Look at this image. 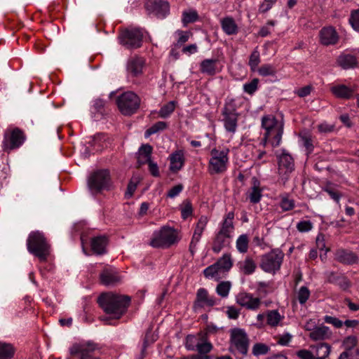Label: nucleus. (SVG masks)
<instances>
[{"label":"nucleus","mask_w":359,"mask_h":359,"mask_svg":"<svg viewBox=\"0 0 359 359\" xmlns=\"http://www.w3.org/2000/svg\"><path fill=\"white\" fill-rule=\"evenodd\" d=\"M183 185L181 184H177L172 187L167 194V196L173 198L178 196L183 190Z\"/></svg>","instance_id":"680f3d73"},{"label":"nucleus","mask_w":359,"mask_h":359,"mask_svg":"<svg viewBox=\"0 0 359 359\" xmlns=\"http://www.w3.org/2000/svg\"><path fill=\"white\" fill-rule=\"evenodd\" d=\"M200 339L194 335H188L186 338L185 347L188 351H196Z\"/></svg>","instance_id":"8fccbe9b"},{"label":"nucleus","mask_w":359,"mask_h":359,"mask_svg":"<svg viewBox=\"0 0 359 359\" xmlns=\"http://www.w3.org/2000/svg\"><path fill=\"white\" fill-rule=\"evenodd\" d=\"M15 350L11 344L0 341V359H12Z\"/></svg>","instance_id":"c9c22d12"},{"label":"nucleus","mask_w":359,"mask_h":359,"mask_svg":"<svg viewBox=\"0 0 359 359\" xmlns=\"http://www.w3.org/2000/svg\"><path fill=\"white\" fill-rule=\"evenodd\" d=\"M277 157L279 175H287L294 170V160L292 157L285 150H283L282 153L280 155H278Z\"/></svg>","instance_id":"6ab92c4d"},{"label":"nucleus","mask_w":359,"mask_h":359,"mask_svg":"<svg viewBox=\"0 0 359 359\" xmlns=\"http://www.w3.org/2000/svg\"><path fill=\"white\" fill-rule=\"evenodd\" d=\"M335 256L337 261L346 264H354L358 260L356 255L353 252L344 250H338Z\"/></svg>","instance_id":"473e14b6"},{"label":"nucleus","mask_w":359,"mask_h":359,"mask_svg":"<svg viewBox=\"0 0 359 359\" xmlns=\"http://www.w3.org/2000/svg\"><path fill=\"white\" fill-rule=\"evenodd\" d=\"M221 26L223 31L228 35L238 33V26L235 20L231 17H226L221 20Z\"/></svg>","instance_id":"72a5a7b5"},{"label":"nucleus","mask_w":359,"mask_h":359,"mask_svg":"<svg viewBox=\"0 0 359 359\" xmlns=\"http://www.w3.org/2000/svg\"><path fill=\"white\" fill-rule=\"evenodd\" d=\"M167 126L165 122L158 121L154 123L152 126H151L149 129H147L145 132V137H148L151 135L155 134L158 131L163 130Z\"/></svg>","instance_id":"de8ad7c7"},{"label":"nucleus","mask_w":359,"mask_h":359,"mask_svg":"<svg viewBox=\"0 0 359 359\" xmlns=\"http://www.w3.org/2000/svg\"><path fill=\"white\" fill-rule=\"evenodd\" d=\"M310 297V291L308 287L302 286L297 292V299L301 304L306 302Z\"/></svg>","instance_id":"864d4df0"},{"label":"nucleus","mask_w":359,"mask_h":359,"mask_svg":"<svg viewBox=\"0 0 359 359\" xmlns=\"http://www.w3.org/2000/svg\"><path fill=\"white\" fill-rule=\"evenodd\" d=\"M318 130L320 133H330L334 130V126L326 122H323L318 126Z\"/></svg>","instance_id":"69168bd1"},{"label":"nucleus","mask_w":359,"mask_h":359,"mask_svg":"<svg viewBox=\"0 0 359 359\" xmlns=\"http://www.w3.org/2000/svg\"><path fill=\"white\" fill-rule=\"evenodd\" d=\"M262 126L265 132L262 144L266 146L267 143L273 147L280 145L283 133V123L278 121L273 115L269 114L262 117Z\"/></svg>","instance_id":"f03ea898"},{"label":"nucleus","mask_w":359,"mask_h":359,"mask_svg":"<svg viewBox=\"0 0 359 359\" xmlns=\"http://www.w3.org/2000/svg\"><path fill=\"white\" fill-rule=\"evenodd\" d=\"M107 243L108 240L105 236L94 237L91 241V249L97 255L104 254L106 252Z\"/></svg>","instance_id":"c756f323"},{"label":"nucleus","mask_w":359,"mask_h":359,"mask_svg":"<svg viewBox=\"0 0 359 359\" xmlns=\"http://www.w3.org/2000/svg\"><path fill=\"white\" fill-rule=\"evenodd\" d=\"M357 344L358 338L356 337L348 336L344 339L342 346L345 351L350 352L356 346Z\"/></svg>","instance_id":"49530a36"},{"label":"nucleus","mask_w":359,"mask_h":359,"mask_svg":"<svg viewBox=\"0 0 359 359\" xmlns=\"http://www.w3.org/2000/svg\"><path fill=\"white\" fill-rule=\"evenodd\" d=\"M329 281L339 285L344 290H346L349 287V283L346 278L336 276L334 273H332L329 277Z\"/></svg>","instance_id":"c03bdc74"},{"label":"nucleus","mask_w":359,"mask_h":359,"mask_svg":"<svg viewBox=\"0 0 359 359\" xmlns=\"http://www.w3.org/2000/svg\"><path fill=\"white\" fill-rule=\"evenodd\" d=\"M330 90L338 98L349 99L353 96L355 88H350L344 84H337L332 86Z\"/></svg>","instance_id":"bb28decb"},{"label":"nucleus","mask_w":359,"mask_h":359,"mask_svg":"<svg viewBox=\"0 0 359 359\" xmlns=\"http://www.w3.org/2000/svg\"><path fill=\"white\" fill-rule=\"evenodd\" d=\"M313 227L310 221H301L297 224V229L300 232L309 231Z\"/></svg>","instance_id":"052dcab7"},{"label":"nucleus","mask_w":359,"mask_h":359,"mask_svg":"<svg viewBox=\"0 0 359 359\" xmlns=\"http://www.w3.org/2000/svg\"><path fill=\"white\" fill-rule=\"evenodd\" d=\"M330 346L327 344H321L318 346V351L322 352V355L315 359H325L330 353ZM314 359V358H313Z\"/></svg>","instance_id":"13d9d810"},{"label":"nucleus","mask_w":359,"mask_h":359,"mask_svg":"<svg viewBox=\"0 0 359 359\" xmlns=\"http://www.w3.org/2000/svg\"><path fill=\"white\" fill-rule=\"evenodd\" d=\"M240 311L235 306H228L226 309V315L229 318L236 320L238 318Z\"/></svg>","instance_id":"e2e57ef3"},{"label":"nucleus","mask_w":359,"mask_h":359,"mask_svg":"<svg viewBox=\"0 0 359 359\" xmlns=\"http://www.w3.org/2000/svg\"><path fill=\"white\" fill-rule=\"evenodd\" d=\"M212 349V345L210 341L205 339H200L196 351L200 354H207L210 353Z\"/></svg>","instance_id":"a18cd8bd"},{"label":"nucleus","mask_w":359,"mask_h":359,"mask_svg":"<svg viewBox=\"0 0 359 359\" xmlns=\"http://www.w3.org/2000/svg\"><path fill=\"white\" fill-rule=\"evenodd\" d=\"M276 25V21L274 20H269L267 22L266 25L265 26H263L261 27V29L259 31V35L262 37H265L270 34L271 30L269 27V26L273 27Z\"/></svg>","instance_id":"bf43d9fd"},{"label":"nucleus","mask_w":359,"mask_h":359,"mask_svg":"<svg viewBox=\"0 0 359 359\" xmlns=\"http://www.w3.org/2000/svg\"><path fill=\"white\" fill-rule=\"evenodd\" d=\"M236 302L241 306L250 311H257L261 305L262 300L255 297L252 293L241 292L236 297Z\"/></svg>","instance_id":"2eb2a0df"},{"label":"nucleus","mask_w":359,"mask_h":359,"mask_svg":"<svg viewBox=\"0 0 359 359\" xmlns=\"http://www.w3.org/2000/svg\"><path fill=\"white\" fill-rule=\"evenodd\" d=\"M231 287V284L229 281H222L217 285L216 292L219 296L223 298L226 297L229 294Z\"/></svg>","instance_id":"4c0bfd02"},{"label":"nucleus","mask_w":359,"mask_h":359,"mask_svg":"<svg viewBox=\"0 0 359 359\" xmlns=\"http://www.w3.org/2000/svg\"><path fill=\"white\" fill-rule=\"evenodd\" d=\"M229 351L245 355L248 351L249 339L245 330L235 327L230 330Z\"/></svg>","instance_id":"1a4fd4ad"},{"label":"nucleus","mask_w":359,"mask_h":359,"mask_svg":"<svg viewBox=\"0 0 359 359\" xmlns=\"http://www.w3.org/2000/svg\"><path fill=\"white\" fill-rule=\"evenodd\" d=\"M100 279L102 284L109 286L119 283L122 277L117 269L112 267L105 268L100 274Z\"/></svg>","instance_id":"f3484780"},{"label":"nucleus","mask_w":359,"mask_h":359,"mask_svg":"<svg viewBox=\"0 0 359 359\" xmlns=\"http://www.w3.org/2000/svg\"><path fill=\"white\" fill-rule=\"evenodd\" d=\"M311 89L312 87L311 86H306L296 90L294 91V93L297 94L300 97H304L311 93Z\"/></svg>","instance_id":"0e129e2a"},{"label":"nucleus","mask_w":359,"mask_h":359,"mask_svg":"<svg viewBox=\"0 0 359 359\" xmlns=\"http://www.w3.org/2000/svg\"><path fill=\"white\" fill-rule=\"evenodd\" d=\"M292 339V335L289 333H285L280 336L278 340V344L282 346H287Z\"/></svg>","instance_id":"338daca9"},{"label":"nucleus","mask_w":359,"mask_h":359,"mask_svg":"<svg viewBox=\"0 0 359 359\" xmlns=\"http://www.w3.org/2000/svg\"><path fill=\"white\" fill-rule=\"evenodd\" d=\"M349 22L353 29L359 32V9L351 11L349 18Z\"/></svg>","instance_id":"603ef678"},{"label":"nucleus","mask_w":359,"mask_h":359,"mask_svg":"<svg viewBox=\"0 0 359 359\" xmlns=\"http://www.w3.org/2000/svg\"><path fill=\"white\" fill-rule=\"evenodd\" d=\"M27 250L39 258L41 262L46 261L50 252V247L43 234L32 231L27 240Z\"/></svg>","instance_id":"7ed1b4c3"},{"label":"nucleus","mask_w":359,"mask_h":359,"mask_svg":"<svg viewBox=\"0 0 359 359\" xmlns=\"http://www.w3.org/2000/svg\"><path fill=\"white\" fill-rule=\"evenodd\" d=\"M233 219V212H228L224 217V219L221 224V226L218 233L232 237V234L234 231Z\"/></svg>","instance_id":"c85d7f7f"},{"label":"nucleus","mask_w":359,"mask_h":359,"mask_svg":"<svg viewBox=\"0 0 359 359\" xmlns=\"http://www.w3.org/2000/svg\"><path fill=\"white\" fill-rule=\"evenodd\" d=\"M323 319L326 323L331 324L337 328H340L343 325V322L334 316H325Z\"/></svg>","instance_id":"6e6d98bb"},{"label":"nucleus","mask_w":359,"mask_h":359,"mask_svg":"<svg viewBox=\"0 0 359 359\" xmlns=\"http://www.w3.org/2000/svg\"><path fill=\"white\" fill-rule=\"evenodd\" d=\"M218 60L205 59L200 64V71L202 74L213 76L222 71V67L218 66Z\"/></svg>","instance_id":"4be33fe9"},{"label":"nucleus","mask_w":359,"mask_h":359,"mask_svg":"<svg viewBox=\"0 0 359 359\" xmlns=\"http://www.w3.org/2000/svg\"><path fill=\"white\" fill-rule=\"evenodd\" d=\"M270 348L268 345L263 343H256L252 348V354L255 356L265 355L269 353Z\"/></svg>","instance_id":"37998d69"},{"label":"nucleus","mask_w":359,"mask_h":359,"mask_svg":"<svg viewBox=\"0 0 359 359\" xmlns=\"http://www.w3.org/2000/svg\"><path fill=\"white\" fill-rule=\"evenodd\" d=\"M216 304L215 297L210 296L207 290L199 288L197 290L196 299L194 304V309L198 311L205 306H212Z\"/></svg>","instance_id":"a211bd4d"},{"label":"nucleus","mask_w":359,"mask_h":359,"mask_svg":"<svg viewBox=\"0 0 359 359\" xmlns=\"http://www.w3.org/2000/svg\"><path fill=\"white\" fill-rule=\"evenodd\" d=\"M280 207L284 211L290 210L294 207V202L292 199L283 197L280 202Z\"/></svg>","instance_id":"4d7b16f0"},{"label":"nucleus","mask_w":359,"mask_h":359,"mask_svg":"<svg viewBox=\"0 0 359 359\" xmlns=\"http://www.w3.org/2000/svg\"><path fill=\"white\" fill-rule=\"evenodd\" d=\"M285 254L280 249H273L262 255L260 268L264 272L274 275L280 269Z\"/></svg>","instance_id":"423d86ee"},{"label":"nucleus","mask_w":359,"mask_h":359,"mask_svg":"<svg viewBox=\"0 0 359 359\" xmlns=\"http://www.w3.org/2000/svg\"><path fill=\"white\" fill-rule=\"evenodd\" d=\"M320 42L324 46H332L337 43L339 35L332 27H323L319 33Z\"/></svg>","instance_id":"aec40b11"},{"label":"nucleus","mask_w":359,"mask_h":359,"mask_svg":"<svg viewBox=\"0 0 359 359\" xmlns=\"http://www.w3.org/2000/svg\"><path fill=\"white\" fill-rule=\"evenodd\" d=\"M231 238L229 236L217 233L212 243V251L219 253L224 248L229 245Z\"/></svg>","instance_id":"7c9ffc66"},{"label":"nucleus","mask_w":359,"mask_h":359,"mask_svg":"<svg viewBox=\"0 0 359 359\" xmlns=\"http://www.w3.org/2000/svg\"><path fill=\"white\" fill-rule=\"evenodd\" d=\"M99 350L97 344L86 341L73 344L69 348V353L72 355H77L79 359H100L95 355V352Z\"/></svg>","instance_id":"f8f14e48"},{"label":"nucleus","mask_w":359,"mask_h":359,"mask_svg":"<svg viewBox=\"0 0 359 359\" xmlns=\"http://www.w3.org/2000/svg\"><path fill=\"white\" fill-rule=\"evenodd\" d=\"M236 247L240 253H245L249 248V238L246 234H242L238 236L236 242Z\"/></svg>","instance_id":"e433bc0d"},{"label":"nucleus","mask_w":359,"mask_h":359,"mask_svg":"<svg viewBox=\"0 0 359 359\" xmlns=\"http://www.w3.org/2000/svg\"><path fill=\"white\" fill-rule=\"evenodd\" d=\"M332 336V332L330 327L325 325L317 326L312 332L309 333L310 339L315 341L329 339Z\"/></svg>","instance_id":"a878e982"},{"label":"nucleus","mask_w":359,"mask_h":359,"mask_svg":"<svg viewBox=\"0 0 359 359\" xmlns=\"http://www.w3.org/2000/svg\"><path fill=\"white\" fill-rule=\"evenodd\" d=\"M266 323L271 327L278 326L284 319V316L280 314L278 310H270L266 313Z\"/></svg>","instance_id":"f704fd0d"},{"label":"nucleus","mask_w":359,"mask_h":359,"mask_svg":"<svg viewBox=\"0 0 359 359\" xmlns=\"http://www.w3.org/2000/svg\"><path fill=\"white\" fill-rule=\"evenodd\" d=\"M170 170L173 172L180 170L184 164V154L183 151L178 150L171 154L169 156Z\"/></svg>","instance_id":"b1692460"},{"label":"nucleus","mask_w":359,"mask_h":359,"mask_svg":"<svg viewBox=\"0 0 359 359\" xmlns=\"http://www.w3.org/2000/svg\"><path fill=\"white\" fill-rule=\"evenodd\" d=\"M259 79H253L250 82L245 83L243 85V90L249 94L252 95L258 88Z\"/></svg>","instance_id":"3c124183"},{"label":"nucleus","mask_w":359,"mask_h":359,"mask_svg":"<svg viewBox=\"0 0 359 359\" xmlns=\"http://www.w3.org/2000/svg\"><path fill=\"white\" fill-rule=\"evenodd\" d=\"M337 64L344 69H352L358 67L359 63L357 55L343 53L341 54L337 60Z\"/></svg>","instance_id":"393cba45"},{"label":"nucleus","mask_w":359,"mask_h":359,"mask_svg":"<svg viewBox=\"0 0 359 359\" xmlns=\"http://www.w3.org/2000/svg\"><path fill=\"white\" fill-rule=\"evenodd\" d=\"M260 62V55L257 48H255L251 53L249 59V66L251 71L255 72L258 68V65Z\"/></svg>","instance_id":"a19ab883"},{"label":"nucleus","mask_w":359,"mask_h":359,"mask_svg":"<svg viewBox=\"0 0 359 359\" xmlns=\"http://www.w3.org/2000/svg\"><path fill=\"white\" fill-rule=\"evenodd\" d=\"M152 147L149 144H143L137 152V163L139 165L148 163L151 161Z\"/></svg>","instance_id":"2f4dec72"},{"label":"nucleus","mask_w":359,"mask_h":359,"mask_svg":"<svg viewBox=\"0 0 359 359\" xmlns=\"http://www.w3.org/2000/svg\"><path fill=\"white\" fill-rule=\"evenodd\" d=\"M297 356L301 359H313V353L309 350H300L297 353Z\"/></svg>","instance_id":"774afa93"},{"label":"nucleus","mask_w":359,"mask_h":359,"mask_svg":"<svg viewBox=\"0 0 359 359\" xmlns=\"http://www.w3.org/2000/svg\"><path fill=\"white\" fill-rule=\"evenodd\" d=\"M144 65V60L138 56H134L128 59L127 62V72L133 76H137L142 73Z\"/></svg>","instance_id":"5701e85b"},{"label":"nucleus","mask_w":359,"mask_h":359,"mask_svg":"<svg viewBox=\"0 0 359 359\" xmlns=\"http://www.w3.org/2000/svg\"><path fill=\"white\" fill-rule=\"evenodd\" d=\"M248 197L252 203H257L259 202L262 198V190L259 188V186L255 184L252 187Z\"/></svg>","instance_id":"09e8293b"},{"label":"nucleus","mask_w":359,"mask_h":359,"mask_svg":"<svg viewBox=\"0 0 359 359\" xmlns=\"http://www.w3.org/2000/svg\"><path fill=\"white\" fill-rule=\"evenodd\" d=\"M175 102L170 101L163 105L158 111V116L161 118H165L168 117L175 110Z\"/></svg>","instance_id":"ea45409f"},{"label":"nucleus","mask_w":359,"mask_h":359,"mask_svg":"<svg viewBox=\"0 0 359 359\" xmlns=\"http://www.w3.org/2000/svg\"><path fill=\"white\" fill-rule=\"evenodd\" d=\"M179 240L178 233L175 229L163 226L154 232L149 245L153 248H168Z\"/></svg>","instance_id":"0eeeda50"},{"label":"nucleus","mask_w":359,"mask_h":359,"mask_svg":"<svg viewBox=\"0 0 359 359\" xmlns=\"http://www.w3.org/2000/svg\"><path fill=\"white\" fill-rule=\"evenodd\" d=\"M130 301L129 296L107 292L101 294L97 302L107 314L114 319H119L127 311Z\"/></svg>","instance_id":"f257e3e1"},{"label":"nucleus","mask_w":359,"mask_h":359,"mask_svg":"<svg viewBox=\"0 0 359 359\" xmlns=\"http://www.w3.org/2000/svg\"><path fill=\"white\" fill-rule=\"evenodd\" d=\"M229 153L228 149L219 150L214 148L210 151L208 166L210 175L222 174L227 170L229 163Z\"/></svg>","instance_id":"39448f33"},{"label":"nucleus","mask_w":359,"mask_h":359,"mask_svg":"<svg viewBox=\"0 0 359 359\" xmlns=\"http://www.w3.org/2000/svg\"><path fill=\"white\" fill-rule=\"evenodd\" d=\"M233 266V260L230 254H224L217 261L203 270L206 278L219 280L224 278Z\"/></svg>","instance_id":"20e7f679"},{"label":"nucleus","mask_w":359,"mask_h":359,"mask_svg":"<svg viewBox=\"0 0 359 359\" xmlns=\"http://www.w3.org/2000/svg\"><path fill=\"white\" fill-rule=\"evenodd\" d=\"M238 104L235 99H227L222 111V122L225 130L234 134L237 130L238 113Z\"/></svg>","instance_id":"6e6552de"},{"label":"nucleus","mask_w":359,"mask_h":359,"mask_svg":"<svg viewBox=\"0 0 359 359\" xmlns=\"http://www.w3.org/2000/svg\"><path fill=\"white\" fill-rule=\"evenodd\" d=\"M237 266L241 273L248 276L255 271L257 264L252 257L246 256L243 261L237 263Z\"/></svg>","instance_id":"cd10ccee"},{"label":"nucleus","mask_w":359,"mask_h":359,"mask_svg":"<svg viewBox=\"0 0 359 359\" xmlns=\"http://www.w3.org/2000/svg\"><path fill=\"white\" fill-rule=\"evenodd\" d=\"M143 36L142 29L140 28L128 29L119 34L118 41L127 49H136L141 47Z\"/></svg>","instance_id":"ddd939ff"},{"label":"nucleus","mask_w":359,"mask_h":359,"mask_svg":"<svg viewBox=\"0 0 359 359\" xmlns=\"http://www.w3.org/2000/svg\"><path fill=\"white\" fill-rule=\"evenodd\" d=\"M198 15L195 10H189L184 11L182 13V22L184 26L189 23L196 22L198 20Z\"/></svg>","instance_id":"58836bf2"},{"label":"nucleus","mask_w":359,"mask_h":359,"mask_svg":"<svg viewBox=\"0 0 359 359\" xmlns=\"http://www.w3.org/2000/svg\"><path fill=\"white\" fill-rule=\"evenodd\" d=\"M193 208L191 203L189 201H185L183 203V206L181 208L182 217L184 219H187L192 215Z\"/></svg>","instance_id":"5fc2aeb1"},{"label":"nucleus","mask_w":359,"mask_h":359,"mask_svg":"<svg viewBox=\"0 0 359 359\" xmlns=\"http://www.w3.org/2000/svg\"><path fill=\"white\" fill-rule=\"evenodd\" d=\"M118 109L122 114L130 116L135 113L140 105V99L131 91L121 94L116 100Z\"/></svg>","instance_id":"9d476101"},{"label":"nucleus","mask_w":359,"mask_h":359,"mask_svg":"<svg viewBox=\"0 0 359 359\" xmlns=\"http://www.w3.org/2000/svg\"><path fill=\"white\" fill-rule=\"evenodd\" d=\"M262 76H273L276 73L275 67L270 64L263 65L256 70Z\"/></svg>","instance_id":"79ce46f5"},{"label":"nucleus","mask_w":359,"mask_h":359,"mask_svg":"<svg viewBox=\"0 0 359 359\" xmlns=\"http://www.w3.org/2000/svg\"><path fill=\"white\" fill-rule=\"evenodd\" d=\"M208 222V218L206 216L203 215L199 218L196 225L194 234L190 243V250L191 251H193L196 248L197 244L200 241L201 236L206 228Z\"/></svg>","instance_id":"412c9836"},{"label":"nucleus","mask_w":359,"mask_h":359,"mask_svg":"<svg viewBox=\"0 0 359 359\" xmlns=\"http://www.w3.org/2000/svg\"><path fill=\"white\" fill-rule=\"evenodd\" d=\"M145 6L147 10L158 18H165L170 11L169 4L162 0H148Z\"/></svg>","instance_id":"dca6fc26"},{"label":"nucleus","mask_w":359,"mask_h":359,"mask_svg":"<svg viewBox=\"0 0 359 359\" xmlns=\"http://www.w3.org/2000/svg\"><path fill=\"white\" fill-rule=\"evenodd\" d=\"M111 185L109 172L107 170H97L88 180V186L93 194H97L103 189H109Z\"/></svg>","instance_id":"9b49d317"},{"label":"nucleus","mask_w":359,"mask_h":359,"mask_svg":"<svg viewBox=\"0 0 359 359\" xmlns=\"http://www.w3.org/2000/svg\"><path fill=\"white\" fill-rule=\"evenodd\" d=\"M25 140V135L18 128L9 127L4 135L2 147L4 151H11L20 147Z\"/></svg>","instance_id":"4468645a"}]
</instances>
